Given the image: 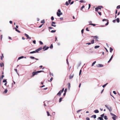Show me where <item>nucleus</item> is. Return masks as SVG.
<instances>
[{
    "label": "nucleus",
    "instance_id": "obj_1",
    "mask_svg": "<svg viewBox=\"0 0 120 120\" xmlns=\"http://www.w3.org/2000/svg\"><path fill=\"white\" fill-rule=\"evenodd\" d=\"M44 71H38L36 72H33L32 73V77H33L35 75H37L38 73L42 72H43Z\"/></svg>",
    "mask_w": 120,
    "mask_h": 120
},
{
    "label": "nucleus",
    "instance_id": "obj_2",
    "mask_svg": "<svg viewBox=\"0 0 120 120\" xmlns=\"http://www.w3.org/2000/svg\"><path fill=\"white\" fill-rule=\"evenodd\" d=\"M58 12H57V14L58 16L60 17V15L62 14V13L61 12V11L60 9L58 10Z\"/></svg>",
    "mask_w": 120,
    "mask_h": 120
},
{
    "label": "nucleus",
    "instance_id": "obj_3",
    "mask_svg": "<svg viewBox=\"0 0 120 120\" xmlns=\"http://www.w3.org/2000/svg\"><path fill=\"white\" fill-rule=\"evenodd\" d=\"M101 8H103V7L101 6H99L95 8V11L98 12V10H101Z\"/></svg>",
    "mask_w": 120,
    "mask_h": 120
},
{
    "label": "nucleus",
    "instance_id": "obj_4",
    "mask_svg": "<svg viewBox=\"0 0 120 120\" xmlns=\"http://www.w3.org/2000/svg\"><path fill=\"white\" fill-rule=\"evenodd\" d=\"M110 114L112 116H113L112 118L113 119V120H116V116L111 112L110 113Z\"/></svg>",
    "mask_w": 120,
    "mask_h": 120
},
{
    "label": "nucleus",
    "instance_id": "obj_5",
    "mask_svg": "<svg viewBox=\"0 0 120 120\" xmlns=\"http://www.w3.org/2000/svg\"><path fill=\"white\" fill-rule=\"evenodd\" d=\"M64 90V88H63L62 90L60 91L57 94V95L60 96L61 95V93H62Z\"/></svg>",
    "mask_w": 120,
    "mask_h": 120
},
{
    "label": "nucleus",
    "instance_id": "obj_6",
    "mask_svg": "<svg viewBox=\"0 0 120 120\" xmlns=\"http://www.w3.org/2000/svg\"><path fill=\"white\" fill-rule=\"evenodd\" d=\"M42 49V47H40L39 48L37 49L36 50L35 52V53L36 52H38V51H40V50H41Z\"/></svg>",
    "mask_w": 120,
    "mask_h": 120
},
{
    "label": "nucleus",
    "instance_id": "obj_7",
    "mask_svg": "<svg viewBox=\"0 0 120 120\" xmlns=\"http://www.w3.org/2000/svg\"><path fill=\"white\" fill-rule=\"evenodd\" d=\"M49 47H46V45H45L43 47V49H44V50L45 51L46 50H47L49 48Z\"/></svg>",
    "mask_w": 120,
    "mask_h": 120
},
{
    "label": "nucleus",
    "instance_id": "obj_8",
    "mask_svg": "<svg viewBox=\"0 0 120 120\" xmlns=\"http://www.w3.org/2000/svg\"><path fill=\"white\" fill-rule=\"evenodd\" d=\"M56 23L54 22H52V24H51V26H54V27H56V25H55V24Z\"/></svg>",
    "mask_w": 120,
    "mask_h": 120
},
{
    "label": "nucleus",
    "instance_id": "obj_9",
    "mask_svg": "<svg viewBox=\"0 0 120 120\" xmlns=\"http://www.w3.org/2000/svg\"><path fill=\"white\" fill-rule=\"evenodd\" d=\"M106 21L107 22V23L105 24V25L107 26L109 24V20L108 19H103L102 21Z\"/></svg>",
    "mask_w": 120,
    "mask_h": 120
},
{
    "label": "nucleus",
    "instance_id": "obj_10",
    "mask_svg": "<svg viewBox=\"0 0 120 120\" xmlns=\"http://www.w3.org/2000/svg\"><path fill=\"white\" fill-rule=\"evenodd\" d=\"M74 76V74L72 73H71L69 77V79H72Z\"/></svg>",
    "mask_w": 120,
    "mask_h": 120
},
{
    "label": "nucleus",
    "instance_id": "obj_11",
    "mask_svg": "<svg viewBox=\"0 0 120 120\" xmlns=\"http://www.w3.org/2000/svg\"><path fill=\"white\" fill-rule=\"evenodd\" d=\"M24 35L27 38V39H31V38L29 36V35L27 34H24Z\"/></svg>",
    "mask_w": 120,
    "mask_h": 120
},
{
    "label": "nucleus",
    "instance_id": "obj_12",
    "mask_svg": "<svg viewBox=\"0 0 120 120\" xmlns=\"http://www.w3.org/2000/svg\"><path fill=\"white\" fill-rule=\"evenodd\" d=\"M94 37V38H95V39H96V41H98V36H92L91 37Z\"/></svg>",
    "mask_w": 120,
    "mask_h": 120
},
{
    "label": "nucleus",
    "instance_id": "obj_13",
    "mask_svg": "<svg viewBox=\"0 0 120 120\" xmlns=\"http://www.w3.org/2000/svg\"><path fill=\"white\" fill-rule=\"evenodd\" d=\"M103 65L102 64H99L97 66V67H103Z\"/></svg>",
    "mask_w": 120,
    "mask_h": 120
},
{
    "label": "nucleus",
    "instance_id": "obj_14",
    "mask_svg": "<svg viewBox=\"0 0 120 120\" xmlns=\"http://www.w3.org/2000/svg\"><path fill=\"white\" fill-rule=\"evenodd\" d=\"M68 88L69 90L70 89V88L71 87L70 86V83H68Z\"/></svg>",
    "mask_w": 120,
    "mask_h": 120
},
{
    "label": "nucleus",
    "instance_id": "obj_15",
    "mask_svg": "<svg viewBox=\"0 0 120 120\" xmlns=\"http://www.w3.org/2000/svg\"><path fill=\"white\" fill-rule=\"evenodd\" d=\"M0 65L1 67H2L4 66V64L3 63H0Z\"/></svg>",
    "mask_w": 120,
    "mask_h": 120
},
{
    "label": "nucleus",
    "instance_id": "obj_16",
    "mask_svg": "<svg viewBox=\"0 0 120 120\" xmlns=\"http://www.w3.org/2000/svg\"><path fill=\"white\" fill-rule=\"evenodd\" d=\"M4 57V56H3V54H2V56H0V58L1 59V60H3V58Z\"/></svg>",
    "mask_w": 120,
    "mask_h": 120
},
{
    "label": "nucleus",
    "instance_id": "obj_17",
    "mask_svg": "<svg viewBox=\"0 0 120 120\" xmlns=\"http://www.w3.org/2000/svg\"><path fill=\"white\" fill-rule=\"evenodd\" d=\"M91 117L94 118V119H95L96 118V115H93Z\"/></svg>",
    "mask_w": 120,
    "mask_h": 120
},
{
    "label": "nucleus",
    "instance_id": "obj_18",
    "mask_svg": "<svg viewBox=\"0 0 120 120\" xmlns=\"http://www.w3.org/2000/svg\"><path fill=\"white\" fill-rule=\"evenodd\" d=\"M116 21L118 23H119L120 22V19L119 18H117L116 19Z\"/></svg>",
    "mask_w": 120,
    "mask_h": 120
},
{
    "label": "nucleus",
    "instance_id": "obj_19",
    "mask_svg": "<svg viewBox=\"0 0 120 120\" xmlns=\"http://www.w3.org/2000/svg\"><path fill=\"white\" fill-rule=\"evenodd\" d=\"M108 109L110 112H111L112 111V109L111 107H109Z\"/></svg>",
    "mask_w": 120,
    "mask_h": 120
},
{
    "label": "nucleus",
    "instance_id": "obj_20",
    "mask_svg": "<svg viewBox=\"0 0 120 120\" xmlns=\"http://www.w3.org/2000/svg\"><path fill=\"white\" fill-rule=\"evenodd\" d=\"M94 112L95 113H98L99 112V111L98 110H95L94 111Z\"/></svg>",
    "mask_w": 120,
    "mask_h": 120
},
{
    "label": "nucleus",
    "instance_id": "obj_21",
    "mask_svg": "<svg viewBox=\"0 0 120 120\" xmlns=\"http://www.w3.org/2000/svg\"><path fill=\"white\" fill-rule=\"evenodd\" d=\"M15 29L16 31L17 32H18L19 33H20V32L16 28H15Z\"/></svg>",
    "mask_w": 120,
    "mask_h": 120
},
{
    "label": "nucleus",
    "instance_id": "obj_22",
    "mask_svg": "<svg viewBox=\"0 0 120 120\" xmlns=\"http://www.w3.org/2000/svg\"><path fill=\"white\" fill-rule=\"evenodd\" d=\"M15 29L16 31L17 32H18L19 33H20V32L16 28H15Z\"/></svg>",
    "mask_w": 120,
    "mask_h": 120
},
{
    "label": "nucleus",
    "instance_id": "obj_23",
    "mask_svg": "<svg viewBox=\"0 0 120 120\" xmlns=\"http://www.w3.org/2000/svg\"><path fill=\"white\" fill-rule=\"evenodd\" d=\"M113 49L111 47L110 48V52H112V51H113Z\"/></svg>",
    "mask_w": 120,
    "mask_h": 120
},
{
    "label": "nucleus",
    "instance_id": "obj_24",
    "mask_svg": "<svg viewBox=\"0 0 120 120\" xmlns=\"http://www.w3.org/2000/svg\"><path fill=\"white\" fill-rule=\"evenodd\" d=\"M91 43L92 44H93L94 43V39L92 40L91 41Z\"/></svg>",
    "mask_w": 120,
    "mask_h": 120
},
{
    "label": "nucleus",
    "instance_id": "obj_25",
    "mask_svg": "<svg viewBox=\"0 0 120 120\" xmlns=\"http://www.w3.org/2000/svg\"><path fill=\"white\" fill-rule=\"evenodd\" d=\"M23 58H24V57L23 56H20V57H19L18 58V60H20L21 59Z\"/></svg>",
    "mask_w": 120,
    "mask_h": 120
},
{
    "label": "nucleus",
    "instance_id": "obj_26",
    "mask_svg": "<svg viewBox=\"0 0 120 120\" xmlns=\"http://www.w3.org/2000/svg\"><path fill=\"white\" fill-rule=\"evenodd\" d=\"M41 23H45V20L44 19L41 21Z\"/></svg>",
    "mask_w": 120,
    "mask_h": 120
},
{
    "label": "nucleus",
    "instance_id": "obj_27",
    "mask_svg": "<svg viewBox=\"0 0 120 120\" xmlns=\"http://www.w3.org/2000/svg\"><path fill=\"white\" fill-rule=\"evenodd\" d=\"M113 58V55H112L111 57L110 58V59L109 60V61L108 62V63H109V62L111 60H112V58Z\"/></svg>",
    "mask_w": 120,
    "mask_h": 120
},
{
    "label": "nucleus",
    "instance_id": "obj_28",
    "mask_svg": "<svg viewBox=\"0 0 120 120\" xmlns=\"http://www.w3.org/2000/svg\"><path fill=\"white\" fill-rule=\"evenodd\" d=\"M96 62V61H94L93 63L92 64V66H93L94 65Z\"/></svg>",
    "mask_w": 120,
    "mask_h": 120
},
{
    "label": "nucleus",
    "instance_id": "obj_29",
    "mask_svg": "<svg viewBox=\"0 0 120 120\" xmlns=\"http://www.w3.org/2000/svg\"><path fill=\"white\" fill-rule=\"evenodd\" d=\"M98 119H99L100 120H104L101 117H99L98 118Z\"/></svg>",
    "mask_w": 120,
    "mask_h": 120
},
{
    "label": "nucleus",
    "instance_id": "obj_30",
    "mask_svg": "<svg viewBox=\"0 0 120 120\" xmlns=\"http://www.w3.org/2000/svg\"><path fill=\"white\" fill-rule=\"evenodd\" d=\"M104 119L105 120H107L108 119V118H107V116H105L104 117Z\"/></svg>",
    "mask_w": 120,
    "mask_h": 120
},
{
    "label": "nucleus",
    "instance_id": "obj_31",
    "mask_svg": "<svg viewBox=\"0 0 120 120\" xmlns=\"http://www.w3.org/2000/svg\"><path fill=\"white\" fill-rule=\"evenodd\" d=\"M100 46H99L97 45L96 46H95L94 48L95 49H97V48H99V47Z\"/></svg>",
    "mask_w": 120,
    "mask_h": 120
},
{
    "label": "nucleus",
    "instance_id": "obj_32",
    "mask_svg": "<svg viewBox=\"0 0 120 120\" xmlns=\"http://www.w3.org/2000/svg\"><path fill=\"white\" fill-rule=\"evenodd\" d=\"M62 99V98H60L59 100V102H60L61 101Z\"/></svg>",
    "mask_w": 120,
    "mask_h": 120
},
{
    "label": "nucleus",
    "instance_id": "obj_33",
    "mask_svg": "<svg viewBox=\"0 0 120 120\" xmlns=\"http://www.w3.org/2000/svg\"><path fill=\"white\" fill-rule=\"evenodd\" d=\"M108 84V83H106V84H105L104 85H103L102 86V87H105Z\"/></svg>",
    "mask_w": 120,
    "mask_h": 120
},
{
    "label": "nucleus",
    "instance_id": "obj_34",
    "mask_svg": "<svg viewBox=\"0 0 120 120\" xmlns=\"http://www.w3.org/2000/svg\"><path fill=\"white\" fill-rule=\"evenodd\" d=\"M30 58L32 59H35V57H34L32 56H30Z\"/></svg>",
    "mask_w": 120,
    "mask_h": 120
},
{
    "label": "nucleus",
    "instance_id": "obj_35",
    "mask_svg": "<svg viewBox=\"0 0 120 120\" xmlns=\"http://www.w3.org/2000/svg\"><path fill=\"white\" fill-rule=\"evenodd\" d=\"M89 25H93V26H95L96 25L95 24H92V23H90L89 24Z\"/></svg>",
    "mask_w": 120,
    "mask_h": 120
},
{
    "label": "nucleus",
    "instance_id": "obj_36",
    "mask_svg": "<svg viewBox=\"0 0 120 120\" xmlns=\"http://www.w3.org/2000/svg\"><path fill=\"white\" fill-rule=\"evenodd\" d=\"M8 92V90L7 89H6L4 92V93H6Z\"/></svg>",
    "mask_w": 120,
    "mask_h": 120
},
{
    "label": "nucleus",
    "instance_id": "obj_37",
    "mask_svg": "<svg viewBox=\"0 0 120 120\" xmlns=\"http://www.w3.org/2000/svg\"><path fill=\"white\" fill-rule=\"evenodd\" d=\"M47 115L48 116H50V115L49 114V112L48 111L47 112Z\"/></svg>",
    "mask_w": 120,
    "mask_h": 120
},
{
    "label": "nucleus",
    "instance_id": "obj_38",
    "mask_svg": "<svg viewBox=\"0 0 120 120\" xmlns=\"http://www.w3.org/2000/svg\"><path fill=\"white\" fill-rule=\"evenodd\" d=\"M85 7V6L84 5H83L81 7V10H82V9L84 8Z\"/></svg>",
    "mask_w": 120,
    "mask_h": 120
},
{
    "label": "nucleus",
    "instance_id": "obj_39",
    "mask_svg": "<svg viewBox=\"0 0 120 120\" xmlns=\"http://www.w3.org/2000/svg\"><path fill=\"white\" fill-rule=\"evenodd\" d=\"M120 8V5H119L118 6L116 7V8L117 9H119Z\"/></svg>",
    "mask_w": 120,
    "mask_h": 120
},
{
    "label": "nucleus",
    "instance_id": "obj_40",
    "mask_svg": "<svg viewBox=\"0 0 120 120\" xmlns=\"http://www.w3.org/2000/svg\"><path fill=\"white\" fill-rule=\"evenodd\" d=\"M69 4V2L68 3V1H66V4L67 6Z\"/></svg>",
    "mask_w": 120,
    "mask_h": 120
},
{
    "label": "nucleus",
    "instance_id": "obj_41",
    "mask_svg": "<svg viewBox=\"0 0 120 120\" xmlns=\"http://www.w3.org/2000/svg\"><path fill=\"white\" fill-rule=\"evenodd\" d=\"M53 47V45L52 44H51L49 47L50 48L52 49Z\"/></svg>",
    "mask_w": 120,
    "mask_h": 120
},
{
    "label": "nucleus",
    "instance_id": "obj_42",
    "mask_svg": "<svg viewBox=\"0 0 120 120\" xmlns=\"http://www.w3.org/2000/svg\"><path fill=\"white\" fill-rule=\"evenodd\" d=\"M104 115H105V114H104V113H103V114L101 115V117L102 118V117H103L104 116Z\"/></svg>",
    "mask_w": 120,
    "mask_h": 120
},
{
    "label": "nucleus",
    "instance_id": "obj_43",
    "mask_svg": "<svg viewBox=\"0 0 120 120\" xmlns=\"http://www.w3.org/2000/svg\"><path fill=\"white\" fill-rule=\"evenodd\" d=\"M35 53V51H34L32 52H30V54H32L33 53Z\"/></svg>",
    "mask_w": 120,
    "mask_h": 120
},
{
    "label": "nucleus",
    "instance_id": "obj_44",
    "mask_svg": "<svg viewBox=\"0 0 120 120\" xmlns=\"http://www.w3.org/2000/svg\"><path fill=\"white\" fill-rule=\"evenodd\" d=\"M56 31V30H52L51 31V32L52 33H54Z\"/></svg>",
    "mask_w": 120,
    "mask_h": 120
},
{
    "label": "nucleus",
    "instance_id": "obj_45",
    "mask_svg": "<svg viewBox=\"0 0 120 120\" xmlns=\"http://www.w3.org/2000/svg\"><path fill=\"white\" fill-rule=\"evenodd\" d=\"M51 20H52V21L54 19V18L53 16H52L51 17Z\"/></svg>",
    "mask_w": 120,
    "mask_h": 120
},
{
    "label": "nucleus",
    "instance_id": "obj_46",
    "mask_svg": "<svg viewBox=\"0 0 120 120\" xmlns=\"http://www.w3.org/2000/svg\"><path fill=\"white\" fill-rule=\"evenodd\" d=\"M39 43H40V44L41 45H43V42L41 41H39Z\"/></svg>",
    "mask_w": 120,
    "mask_h": 120
},
{
    "label": "nucleus",
    "instance_id": "obj_47",
    "mask_svg": "<svg viewBox=\"0 0 120 120\" xmlns=\"http://www.w3.org/2000/svg\"><path fill=\"white\" fill-rule=\"evenodd\" d=\"M105 106L106 107V108L107 109H108L109 108V107H108V106L107 105H105Z\"/></svg>",
    "mask_w": 120,
    "mask_h": 120
},
{
    "label": "nucleus",
    "instance_id": "obj_48",
    "mask_svg": "<svg viewBox=\"0 0 120 120\" xmlns=\"http://www.w3.org/2000/svg\"><path fill=\"white\" fill-rule=\"evenodd\" d=\"M7 82V81H6V79H4L3 80V82Z\"/></svg>",
    "mask_w": 120,
    "mask_h": 120
},
{
    "label": "nucleus",
    "instance_id": "obj_49",
    "mask_svg": "<svg viewBox=\"0 0 120 120\" xmlns=\"http://www.w3.org/2000/svg\"><path fill=\"white\" fill-rule=\"evenodd\" d=\"M98 12V13L99 15H101V12Z\"/></svg>",
    "mask_w": 120,
    "mask_h": 120
},
{
    "label": "nucleus",
    "instance_id": "obj_50",
    "mask_svg": "<svg viewBox=\"0 0 120 120\" xmlns=\"http://www.w3.org/2000/svg\"><path fill=\"white\" fill-rule=\"evenodd\" d=\"M113 93L115 94H116V93L115 91H113Z\"/></svg>",
    "mask_w": 120,
    "mask_h": 120
},
{
    "label": "nucleus",
    "instance_id": "obj_51",
    "mask_svg": "<svg viewBox=\"0 0 120 120\" xmlns=\"http://www.w3.org/2000/svg\"><path fill=\"white\" fill-rule=\"evenodd\" d=\"M33 42L34 43V44H36V41L35 40H34L33 41Z\"/></svg>",
    "mask_w": 120,
    "mask_h": 120
},
{
    "label": "nucleus",
    "instance_id": "obj_52",
    "mask_svg": "<svg viewBox=\"0 0 120 120\" xmlns=\"http://www.w3.org/2000/svg\"><path fill=\"white\" fill-rule=\"evenodd\" d=\"M49 29H52L53 28L52 27H49Z\"/></svg>",
    "mask_w": 120,
    "mask_h": 120
},
{
    "label": "nucleus",
    "instance_id": "obj_53",
    "mask_svg": "<svg viewBox=\"0 0 120 120\" xmlns=\"http://www.w3.org/2000/svg\"><path fill=\"white\" fill-rule=\"evenodd\" d=\"M86 119L87 120H90V118L88 117H86Z\"/></svg>",
    "mask_w": 120,
    "mask_h": 120
},
{
    "label": "nucleus",
    "instance_id": "obj_54",
    "mask_svg": "<svg viewBox=\"0 0 120 120\" xmlns=\"http://www.w3.org/2000/svg\"><path fill=\"white\" fill-rule=\"evenodd\" d=\"M90 4H89V8H88V9H90Z\"/></svg>",
    "mask_w": 120,
    "mask_h": 120
},
{
    "label": "nucleus",
    "instance_id": "obj_55",
    "mask_svg": "<svg viewBox=\"0 0 120 120\" xmlns=\"http://www.w3.org/2000/svg\"><path fill=\"white\" fill-rule=\"evenodd\" d=\"M80 2H82V3L84 2V1H83V0H80Z\"/></svg>",
    "mask_w": 120,
    "mask_h": 120
},
{
    "label": "nucleus",
    "instance_id": "obj_56",
    "mask_svg": "<svg viewBox=\"0 0 120 120\" xmlns=\"http://www.w3.org/2000/svg\"><path fill=\"white\" fill-rule=\"evenodd\" d=\"M81 110H78V111H77V113H78L79 112H80V111H81Z\"/></svg>",
    "mask_w": 120,
    "mask_h": 120
},
{
    "label": "nucleus",
    "instance_id": "obj_57",
    "mask_svg": "<svg viewBox=\"0 0 120 120\" xmlns=\"http://www.w3.org/2000/svg\"><path fill=\"white\" fill-rule=\"evenodd\" d=\"M86 30L88 31H89V30H88V28L87 27L86 28Z\"/></svg>",
    "mask_w": 120,
    "mask_h": 120
},
{
    "label": "nucleus",
    "instance_id": "obj_58",
    "mask_svg": "<svg viewBox=\"0 0 120 120\" xmlns=\"http://www.w3.org/2000/svg\"><path fill=\"white\" fill-rule=\"evenodd\" d=\"M81 70H80V71H79V75H81Z\"/></svg>",
    "mask_w": 120,
    "mask_h": 120
},
{
    "label": "nucleus",
    "instance_id": "obj_59",
    "mask_svg": "<svg viewBox=\"0 0 120 120\" xmlns=\"http://www.w3.org/2000/svg\"><path fill=\"white\" fill-rule=\"evenodd\" d=\"M116 19L114 20H113L112 22L113 23H115V22H116Z\"/></svg>",
    "mask_w": 120,
    "mask_h": 120
},
{
    "label": "nucleus",
    "instance_id": "obj_60",
    "mask_svg": "<svg viewBox=\"0 0 120 120\" xmlns=\"http://www.w3.org/2000/svg\"><path fill=\"white\" fill-rule=\"evenodd\" d=\"M4 77V75H2V76H1V79H3V78Z\"/></svg>",
    "mask_w": 120,
    "mask_h": 120
},
{
    "label": "nucleus",
    "instance_id": "obj_61",
    "mask_svg": "<svg viewBox=\"0 0 120 120\" xmlns=\"http://www.w3.org/2000/svg\"><path fill=\"white\" fill-rule=\"evenodd\" d=\"M53 79V78L52 77L50 79V82H51L52 80V79Z\"/></svg>",
    "mask_w": 120,
    "mask_h": 120
},
{
    "label": "nucleus",
    "instance_id": "obj_62",
    "mask_svg": "<svg viewBox=\"0 0 120 120\" xmlns=\"http://www.w3.org/2000/svg\"><path fill=\"white\" fill-rule=\"evenodd\" d=\"M74 3V1H72L71 3V4H73V3Z\"/></svg>",
    "mask_w": 120,
    "mask_h": 120
},
{
    "label": "nucleus",
    "instance_id": "obj_63",
    "mask_svg": "<svg viewBox=\"0 0 120 120\" xmlns=\"http://www.w3.org/2000/svg\"><path fill=\"white\" fill-rule=\"evenodd\" d=\"M83 31H84V29H82V30H81V33H83Z\"/></svg>",
    "mask_w": 120,
    "mask_h": 120
},
{
    "label": "nucleus",
    "instance_id": "obj_64",
    "mask_svg": "<svg viewBox=\"0 0 120 120\" xmlns=\"http://www.w3.org/2000/svg\"><path fill=\"white\" fill-rule=\"evenodd\" d=\"M9 22H10V24H12V21H10Z\"/></svg>",
    "mask_w": 120,
    "mask_h": 120
}]
</instances>
